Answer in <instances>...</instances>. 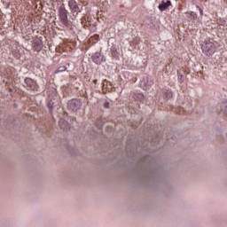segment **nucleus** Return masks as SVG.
<instances>
[{
    "mask_svg": "<svg viewBox=\"0 0 227 227\" xmlns=\"http://www.w3.org/2000/svg\"><path fill=\"white\" fill-rule=\"evenodd\" d=\"M82 107V102L79 98H73L67 103V109L73 113H77Z\"/></svg>",
    "mask_w": 227,
    "mask_h": 227,
    "instance_id": "nucleus-1",
    "label": "nucleus"
},
{
    "mask_svg": "<svg viewBox=\"0 0 227 227\" xmlns=\"http://www.w3.org/2000/svg\"><path fill=\"white\" fill-rule=\"evenodd\" d=\"M201 50L204 54L207 56H212L215 51V46H214V43L210 41H206L201 44Z\"/></svg>",
    "mask_w": 227,
    "mask_h": 227,
    "instance_id": "nucleus-2",
    "label": "nucleus"
},
{
    "mask_svg": "<svg viewBox=\"0 0 227 227\" xmlns=\"http://www.w3.org/2000/svg\"><path fill=\"white\" fill-rule=\"evenodd\" d=\"M24 82L27 90H29L30 91H38V90H40V86H38L36 81L33 80L32 78H25Z\"/></svg>",
    "mask_w": 227,
    "mask_h": 227,
    "instance_id": "nucleus-3",
    "label": "nucleus"
},
{
    "mask_svg": "<svg viewBox=\"0 0 227 227\" xmlns=\"http://www.w3.org/2000/svg\"><path fill=\"white\" fill-rule=\"evenodd\" d=\"M59 14L60 22L64 26L68 27V26H70V21L68 20V11H67L65 7H60L59 11Z\"/></svg>",
    "mask_w": 227,
    "mask_h": 227,
    "instance_id": "nucleus-4",
    "label": "nucleus"
},
{
    "mask_svg": "<svg viewBox=\"0 0 227 227\" xmlns=\"http://www.w3.org/2000/svg\"><path fill=\"white\" fill-rule=\"evenodd\" d=\"M68 6L71 10V13H73L74 17H77L79 13H81V8H79V4L75 0H69Z\"/></svg>",
    "mask_w": 227,
    "mask_h": 227,
    "instance_id": "nucleus-5",
    "label": "nucleus"
},
{
    "mask_svg": "<svg viewBox=\"0 0 227 227\" xmlns=\"http://www.w3.org/2000/svg\"><path fill=\"white\" fill-rule=\"evenodd\" d=\"M92 61L96 63V65H102L103 61H106V59L104 58V55H102L100 52H96L92 56Z\"/></svg>",
    "mask_w": 227,
    "mask_h": 227,
    "instance_id": "nucleus-6",
    "label": "nucleus"
},
{
    "mask_svg": "<svg viewBox=\"0 0 227 227\" xmlns=\"http://www.w3.org/2000/svg\"><path fill=\"white\" fill-rule=\"evenodd\" d=\"M171 6V1L168 0L167 2L161 1V4L158 6L160 12H164Z\"/></svg>",
    "mask_w": 227,
    "mask_h": 227,
    "instance_id": "nucleus-7",
    "label": "nucleus"
},
{
    "mask_svg": "<svg viewBox=\"0 0 227 227\" xmlns=\"http://www.w3.org/2000/svg\"><path fill=\"white\" fill-rule=\"evenodd\" d=\"M59 127L63 129V130H67V129H68L70 125L68 124V121L67 120L61 119L59 121Z\"/></svg>",
    "mask_w": 227,
    "mask_h": 227,
    "instance_id": "nucleus-8",
    "label": "nucleus"
},
{
    "mask_svg": "<svg viewBox=\"0 0 227 227\" xmlns=\"http://www.w3.org/2000/svg\"><path fill=\"white\" fill-rule=\"evenodd\" d=\"M163 97L165 100H169V98H173V92L171 90H164Z\"/></svg>",
    "mask_w": 227,
    "mask_h": 227,
    "instance_id": "nucleus-9",
    "label": "nucleus"
},
{
    "mask_svg": "<svg viewBox=\"0 0 227 227\" xmlns=\"http://www.w3.org/2000/svg\"><path fill=\"white\" fill-rule=\"evenodd\" d=\"M34 49L35 51H36L37 52H40V51H42V44L38 42V41H35L34 43Z\"/></svg>",
    "mask_w": 227,
    "mask_h": 227,
    "instance_id": "nucleus-10",
    "label": "nucleus"
},
{
    "mask_svg": "<svg viewBox=\"0 0 227 227\" xmlns=\"http://www.w3.org/2000/svg\"><path fill=\"white\" fill-rule=\"evenodd\" d=\"M47 107L50 109V113H52L54 109V101L52 99L47 102Z\"/></svg>",
    "mask_w": 227,
    "mask_h": 227,
    "instance_id": "nucleus-11",
    "label": "nucleus"
},
{
    "mask_svg": "<svg viewBox=\"0 0 227 227\" xmlns=\"http://www.w3.org/2000/svg\"><path fill=\"white\" fill-rule=\"evenodd\" d=\"M177 77L178 82H180V84H182V82H184V74H182L180 71H177Z\"/></svg>",
    "mask_w": 227,
    "mask_h": 227,
    "instance_id": "nucleus-12",
    "label": "nucleus"
},
{
    "mask_svg": "<svg viewBox=\"0 0 227 227\" xmlns=\"http://www.w3.org/2000/svg\"><path fill=\"white\" fill-rule=\"evenodd\" d=\"M65 71H67V67L61 66L58 67V69L55 71V74H59V72H65Z\"/></svg>",
    "mask_w": 227,
    "mask_h": 227,
    "instance_id": "nucleus-13",
    "label": "nucleus"
},
{
    "mask_svg": "<svg viewBox=\"0 0 227 227\" xmlns=\"http://www.w3.org/2000/svg\"><path fill=\"white\" fill-rule=\"evenodd\" d=\"M93 82H94L95 84H97L98 81H97V80H93Z\"/></svg>",
    "mask_w": 227,
    "mask_h": 227,
    "instance_id": "nucleus-14",
    "label": "nucleus"
},
{
    "mask_svg": "<svg viewBox=\"0 0 227 227\" xmlns=\"http://www.w3.org/2000/svg\"><path fill=\"white\" fill-rule=\"evenodd\" d=\"M109 106V103H106V105H105V107H107Z\"/></svg>",
    "mask_w": 227,
    "mask_h": 227,
    "instance_id": "nucleus-15",
    "label": "nucleus"
},
{
    "mask_svg": "<svg viewBox=\"0 0 227 227\" xmlns=\"http://www.w3.org/2000/svg\"><path fill=\"white\" fill-rule=\"evenodd\" d=\"M200 13H201V15H202V14H203V10L200 9Z\"/></svg>",
    "mask_w": 227,
    "mask_h": 227,
    "instance_id": "nucleus-16",
    "label": "nucleus"
},
{
    "mask_svg": "<svg viewBox=\"0 0 227 227\" xmlns=\"http://www.w3.org/2000/svg\"><path fill=\"white\" fill-rule=\"evenodd\" d=\"M224 106H226V105H225V104H223V105H222V107H224Z\"/></svg>",
    "mask_w": 227,
    "mask_h": 227,
    "instance_id": "nucleus-17",
    "label": "nucleus"
},
{
    "mask_svg": "<svg viewBox=\"0 0 227 227\" xmlns=\"http://www.w3.org/2000/svg\"><path fill=\"white\" fill-rule=\"evenodd\" d=\"M73 120H76L75 117H73Z\"/></svg>",
    "mask_w": 227,
    "mask_h": 227,
    "instance_id": "nucleus-18",
    "label": "nucleus"
}]
</instances>
